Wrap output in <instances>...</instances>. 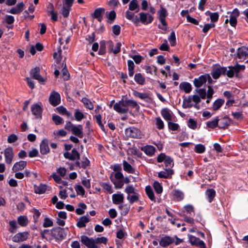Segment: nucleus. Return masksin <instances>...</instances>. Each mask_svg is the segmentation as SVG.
Segmentation results:
<instances>
[{
  "mask_svg": "<svg viewBox=\"0 0 248 248\" xmlns=\"http://www.w3.org/2000/svg\"><path fill=\"white\" fill-rule=\"evenodd\" d=\"M201 101L200 97L198 95H189L184 98L182 107L184 108L194 107L199 108L198 104Z\"/></svg>",
  "mask_w": 248,
  "mask_h": 248,
  "instance_id": "1",
  "label": "nucleus"
},
{
  "mask_svg": "<svg viewBox=\"0 0 248 248\" xmlns=\"http://www.w3.org/2000/svg\"><path fill=\"white\" fill-rule=\"evenodd\" d=\"M127 194V199L130 204L138 201L139 194L137 190L131 185L127 186L124 190Z\"/></svg>",
  "mask_w": 248,
  "mask_h": 248,
  "instance_id": "2",
  "label": "nucleus"
},
{
  "mask_svg": "<svg viewBox=\"0 0 248 248\" xmlns=\"http://www.w3.org/2000/svg\"><path fill=\"white\" fill-rule=\"evenodd\" d=\"M245 65H240L236 64L234 66H229L226 67V75L229 78H232L235 76L239 77V73L243 71L245 69Z\"/></svg>",
  "mask_w": 248,
  "mask_h": 248,
  "instance_id": "3",
  "label": "nucleus"
},
{
  "mask_svg": "<svg viewBox=\"0 0 248 248\" xmlns=\"http://www.w3.org/2000/svg\"><path fill=\"white\" fill-rule=\"evenodd\" d=\"M126 104L125 100L122 99L114 105L113 109L119 113H126L128 111Z\"/></svg>",
  "mask_w": 248,
  "mask_h": 248,
  "instance_id": "4",
  "label": "nucleus"
},
{
  "mask_svg": "<svg viewBox=\"0 0 248 248\" xmlns=\"http://www.w3.org/2000/svg\"><path fill=\"white\" fill-rule=\"evenodd\" d=\"M125 134L127 137L132 138H141L142 134L140 131L136 127H130L125 130Z\"/></svg>",
  "mask_w": 248,
  "mask_h": 248,
  "instance_id": "5",
  "label": "nucleus"
},
{
  "mask_svg": "<svg viewBox=\"0 0 248 248\" xmlns=\"http://www.w3.org/2000/svg\"><path fill=\"white\" fill-rule=\"evenodd\" d=\"M226 67L216 65L212 71V76L214 79H217L221 74L226 75Z\"/></svg>",
  "mask_w": 248,
  "mask_h": 248,
  "instance_id": "6",
  "label": "nucleus"
},
{
  "mask_svg": "<svg viewBox=\"0 0 248 248\" xmlns=\"http://www.w3.org/2000/svg\"><path fill=\"white\" fill-rule=\"evenodd\" d=\"M81 243L88 248H97L95 245L94 238L93 237H89L86 235H82L81 236Z\"/></svg>",
  "mask_w": 248,
  "mask_h": 248,
  "instance_id": "7",
  "label": "nucleus"
},
{
  "mask_svg": "<svg viewBox=\"0 0 248 248\" xmlns=\"http://www.w3.org/2000/svg\"><path fill=\"white\" fill-rule=\"evenodd\" d=\"M228 14H230L229 18L230 24L232 26L235 27L237 24V18L239 16V11L237 9H234L232 12H228Z\"/></svg>",
  "mask_w": 248,
  "mask_h": 248,
  "instance_id": "8",
  "label": "nucleus"
},
{
  "mask_svg": "<svg viewBox=\"0 0 248 248\" xmlns=\"http://www.w3.org/2000/svg\"><path fill=\"white\" fill-rule=\"evenodd\" d=\"M139 16V21H141L145 25L151 23L153 20V16L148 13L141 12L140 13Z\"/></svg>",
  "mask_w": 248,
  "mask_h": 248,
  "instance_id": "9",
  "label": "nucleus"
},
{
  "mask_svg": "<svg viewBox=\"0 0 248 248\" xmlns=\"http://www.w3.org/2000/svg\"><path fill=\"white\" fill-rule=\"evenodd\" d=\"M29 235L28 232H18L13 237V241L16 243L25 241L28 239Z\"/></svg>",
  "mask_w": 248,
  "mask_h": 248,
  "instance_id": "10",
  "label": "nucleus"
},
{
  "mask_svg": "<svg viewBox=\"0 0 248 248\" xmlns=\"http://www.w3.org/2000/svg\"><path fill=\"white\" fill-rule=\"evenodd\" d=\"M49 102L53 106L59 105L61 102L60 94L56 92H52L49 97Z\"/></svg>",
  "mask_w": 248,
  "mask_h": 248,
  "instance_id": "11",
  "label": "nucleus"
},
{
  "mask_svg": "<svg viewBox=\"0 0 248 248\" xmlns=\"http://www.w3.org/2000/svg\"><path fill=\"white\" fill-rule=\"evenodd\" d=\"M40 68L39 67H35L31 70L30 73L31 75L35 79L38 80L39 82L43 83L46 80L42 78L39 74Z\"/></svg>",
  "mask_w": 248,
  "mask_h": 248,
  "instance_id": "12",
  "label": "nucleus"
},
{
  "mask_svg": "<svg viewBox=\"0 0 248 248\" xmlns=\"http://www.w3.org/2000/svg\"><path fill=\"white\" fill-rule=\"evenodd\" d=\"M31 110L32 114L36 117H39L42 111V105L40 102L37 103L32 105Z\"/></svg>",
  "mask_w": 248,
  "mask_h": 248,
  "instance_id": "13",
  "label": "nucleus"
},
{
  "mask_svg": "<svg viewBox=\"0 0 248 248\" xmlns=\"http://www.w3.org/2000/svg\"><path fill=\"white\" fill-rule=\"evenodd\" d=\"M63 155L65 158L70 160H77L79 158V154L75 149H73L70 153L65 152Z\"/></svg>",
  "mask_w": 248,
  "mask_h": 248,
  "instance_id": "14",
  "label": "nucleus"
},
{
  "mask_svg": "<svg viewBox=\"0 0 248 248\" xmlns=\"http://www.w3.org/2000/svg\"><path fill=\"white\" fill-rule=\"evenodd\" d=\"M4 156L5 158V162L7 164H11L12 162L14 154L12 148H7L4 151Z\"/></svg>",
  "mask_w": 248,
  "mask_h": 248,
  "instance_id": "15",
  "label": "nucleus"
},
{
  "mask_svg": "<svg viewBox=\"0 0 248 248\" xmlns=\"http://www.w3.org/2000/svg\"><path fill=\"white\" fill-rule=\"evenodd\" d=\"M24 4L23 2H20L15 7H12L10 10H7V12L12 14H19L23 10Z\"/></svg>",
  "mask_w": 248,
  "mask_h": 248,
  "instance_id": "16",
  "label": "nucleus"
},
{
  "mask_svg": "<svg viewBox=\"0 0 248 248\" xmlns=\"http://www.w3.org/2000/svg\"><path fill=\"white\" fill-rule=\"evenodd\" d=\"M248 55V48L246 47H241L237 49V57L241 60H244Z\"/></svg>",
  "mask_w": 248,
  "mask_h": 248,
  "instance_id": "17",
  "label": "nucleus"
},
{
  "mask_svg": "<svg viewBox=\"0 0 248 248\" xmlns=\"http://www.w3.org/2000/svg\"><path fill=\"white\" fill-rule=\"evenodd\" d=\"M71 131L74 135L79 138H82L83 137V127L80 124L73 126Z\"/></svg>",
  "mask_w": 248,
  "mask_h": 248,
  "instance_id": "18",
  "label": "nucleus"
},
{
  "mask_svg": "<svg viewBox=\"0 0 248 248\" xmlns=\"http://www.w3.org/2000/svg\"><path fill=\"white\" fill-rule=\"evenodd\" d=\"M112 200L115 204L122 203L124 201V194L121 193L113 194L112 196Z\"/></svg>",
  "mask_w": 248,
  "mask_h": 248,
  "instance_id": "19",
  "label": "nucleus"
},
{
  "mask_svg": "<svg viewBox=\"0 0 248 248\" xmlns=\"http://www.w3.org/2000/svg\"><path fill=\"white\" fill-rule=\"evenodd\" d=\"M40 152L43 155H46L49 153V148L48 147V140L46 139H44L40 145Z\"/></svg>",
  "mask_w": 248,
  "mask_h": 248,
  "instance_id": "20",
  "label": "nucleus"
},
{
  "mask_svg": "<svg viewBox=\"0 0 248 248\" xmlns=\"http://www.w3.org/2000/svg\"><path fill=\"white\" fill-rule=\"evenodd\" d=\"M173 173V171L172 170L170 169H165L158 172V176L159 178H170Z\"/></svg>",
  "mask_w": 248,
  "mask_h": 248,
  "instance_id": "21",
  "label": "nucleus"
},
{
  "mask_svg": "<svg viewBox=\"0 0 248 248\" xmlns=\"http://www.w3.org/2000/svg\"><path fill=\"white\" fill-rule=\"evenodd\" d=\"M27 165V162L25 161H20L16 163L13 167L12 170L14 172L23 170Z\"/></svg>",
  "mask_w": 248,
  "mask_h": 248,
  "instance_id": "22",
  "label": "nucleus"
},
{
  "mask_svg": "<svg viewBox=\"0 0 248 248\" xmlns=\"http://www.w3.org/2000/svg\"><path fill=\"white\" fill-rule=\"evenodd\" d=\"M47 13L51 15V19L53 21L58 20V14L54 11V6L52 4H50L48 7Z\"/></svg>",
  "mask_w": 248,
  "mask_h": 248,
  "instance_id": "23",
  "label": "nucleus"
},
{
  "mask_svg": "<svg viewBox=\"0 0 248 248\" xmlns=\"http://www.w3.org/2000/svg\"><path fill=\"white\" fill-rule=\"evenodd\" d=\"M206 80L207 77L205 76L202 75L199 78L194 79V84L196 87H200L206 83Z\"/></svg>",
  "mask_w": 248,
  "mask_h": 248,
  "instance_id": "24",
  "label": "nucleus"
},
{
  "mask_svg": "<svg viewBox=\"0 0 248 248\" xmlns=\"http://www.w3.org/2000/svg\"><path fill=\"white\" fill-rule=\"evenodd\" d=\"M174 239L169 236H165L161 239L159 244L162 247H166L174 242Z\"/></svg>",
  "mask_w": 248,
  "mask_h": 248,
  "instance_id": "25",
  "label": "nucleus"
},
{
  "mask_svg": "<svg viewBox=\"0 0 248 248\" xmlns=\"http://www.w3.org/2000/svg\"><path fill=\"white\" fill-rule=\"evenodd\" d=\"M219 119L218 117H216L211 121H209L206 123V128L214 129L218 125Z\"/></svg>",
  "mask_w": 248,
  "mask_h": 248,
  "instance_id": "26",
  "label": "nucleus"
},
{
  "mask_svg": "<svg viewBox=\"0 0 248 248\" xmlns=\"http://www.w3.org/2000/svg\"><path fill=\"white\" fill-rule=\"evenodd\" d=\"M179 88L180 90L184 91L186 93H189L192 90L191 85L187 82H183L180 84Z\"/></svg>",
  "mask_w": 248,
  "mask_h": 248,
  "instance_id": "27",
  "label": "nucleus"
},
{
  "mask_svg": "<svg viewBox=\"0 0 248 248\" xmlns=\"http://www.w3.org/2000/svg\"><path fill=\"white\" fill-rule=\"evenodd\" d=\"M142 150L148 156H152L155 153V148L152 145H146L144 146Z\"/></svg>",
  "mask_w": 248,
  "mask_h": 248,
  "instance_id": "28",
  "label": "nucleus"
},
{
  "mask_svg": "<svg viewBox=\"0 0 248 248\" xmlns=\"http://www.w3.org/2000/svg\"><path fill=\"white\" fill-rule=\"evenodd\" d=\"M125 17L127 19L132 21L135 24L139 22L138 17L129 11H127L125 12Z\"/></svg>",
  "mask_w": 248,
  "mask_h": 248,
  "instance_id": "29",
  "label": "nucleus"
},
{
  "mask_svg": "<svg viewBox=\"0 0 248 248\" xmlns=\"http://www.w3.org/2000/svg\"><path fill=\"white\" fill-rule=\"evenodd\" d=\"M47 186L44 184H40L39 186L35 185L34 186V192L41 194L44 193L47 189Z\"/></svg>",
  "mask_w": 248,
  "mask_h": 248,
  "instance_id": "30",
  "label": "nucleus"
},
{
  "mask_svg": "<svg viewBox=\"0 0 248 248\" xmlns=\"http://www.w3.org/2000/svg\"><path fill=\"white\" fill-rule=\"evenodd\" d=\"M161 113L163 118L168 122L171 120V112L168 108L162 109Z\"/></svg>",
  "mask_w": 248,
  "mask_h": 248,
  "instance_id": "31",
  "label": "nucleus"
},
{
  "mask_svg": "<svg viewBox=\"0 0 248 248\" xmlns=\"http://www.w3.org/2000/svg\"><path fill=\"white\" fill-rule=\"evenodd\" d=\"M189 240L190 243L193 245L201 246L203 245L204 242L203 241L201 240L199 238L192 235L189 236Z\"/></svg>",
  "mask_w": 248,
  "mask_h": 248,
  "instance_id": "32",
  "label": "nucleus"
},
{
  "mask_svg": "<svg viewBox=\"0 0 248 248\" xmlns=\"http://www.w3.org/2000/svg\"><path fill=\"white\" fill-rule=\"evenodd\" d=\"M105 12V9L102 8H99L95 10L93 16L97 19L98 21L101 22L102 20V14Z\"/></svg>",
  "mask_w": 248,
  "mask_h": 248,
  "instance_id": "33",
  "label": "nucleus"
},
{
  "mask_svg": "<svg viewBox=\"0 0 248 248\" xmlns=\"http://www.w3.org/2000/svg\"><path fill=\"white\" fill-rule=\"evenodd\" d=\"M124 170L129 173H135V170L125 160L123 162Z\"/></svg>",
  "mask_w": 248,
  "mask_h": 248,
  "instance_id": "34",
  "label": "nucleus"
},
{
  "mask_svg": "<svg viewBox=\"0 0 248 248\" xmlns=\"http://www.w3.org/2000/svg\"><path fill=\"white\" fill-rule=\"evenodd\" d=\"M205 195L208 202H211L215 197L216 191L213 189H208L206 191Z\"/></svg>",
  "mask_w": 248,
  "mask_h": 248,
  "instance_id": "35",
  "label": "nucleus"
},
{
  "mask_svg": "<svg viewBox=\"0 0 248 248\" xmlns=\"http://www.w3.org/2000/svg\"><path fill=\"white\" fill-rule=\"evenodd\" d=\"M90 221L89 217L87 216L81 217L77 223V226L79 228H83L86 226V224Z\"/></svg>",
  "mask_w": 248,
  "mask_h": 248,
  "instance_id": "36",
  "label": "nucleus"
},
{
  "mask_svg": "<svg viewBox=\"0 0 248 248\" xmlns=\"http://www.w3.org/2000/svg\"><path fill=\"white\" fill-rule=\"evenodd\" d=\"M129 9L131 11L136 10L138 12L140 10L138 1L137 0H132L129 4Z\"/></svg>",
  "mask_w": 248,
  "mask_h": 248,
  "instance_id": "37",
  "label": "nucleus"
},
{
  "mask_svg": "<svg viewBox=\"0 0 248 248\" xmlns=\"http://www.w3.org/2000/svg\"><path fill=\"white\" fill-rule=\"evenodd\" d=\"M134 95L141 99H147L150 98V94L147 93H139L137 91H134L133 93Z\"/></svg>",
  "mask_w": 248,
  "mask_h": 248,
  "instance_id": "38",
  "label": "nucleus"
},
{
  "mask_svg": "<svg viewBox=\"0 0 248 248\" xmlns=\"http://www.w3.org/2000/svg\"><path fill=\"white\" fill-rule=\"evenodd\" d=\"M145 191L147 195L149 198L152 201L155 202V198L154 195V193L152 189V187L150 186H146L145 187Z\"/></svg>",
  "mask_w": 248,
  "mask_h": 248,
  "instance_id": "39",
  "label": "nucleus"
},
{
  "mask_svg": "<svg viewBox=\"0 0 248 248\" xmlns=\"http://www.w3.org/2000/svg\"><path fill=\"white\" fill-rule=\"evenodd\" d=\"M116 13L114 11H111L110 12L106 13V16L108 18V22L110 24H112L113 22L116 18Z\"/></svg>",
  "mask_w": 248,
  "mask_h": 248,
  "instance_id": "40",
  "label": "nucleus"
},
{
  "mask_svg": "<svg viewBox=\"0 0 248 248\" xmlns=\"http://www.w3.org/2000/svg\"><path fill=\"white\" fill-rule=\"evenodd\" d=\"M71 9V7H69V6L62 5V7L60 11V13L64 17H67L69 15Z\"/></svg>",
  "mask_w": 248,
  "mask_h": 248,
  "instance_id": "41",
  "label": "nucleus"
},
{
  "mask_svg": "<svg viewBox=\"0 0 248 248\" xmlns=\"http://www.w3.org/2000/svg\"><path fill=\"white\" fill-rule=\"evenodd\" d=\"M57 112L62 115H66L68 117H71L72 113L68 111L66 109L62 106H60L56 108Z\"/></svg>",
  "mask_w": 248,
  "mask_h": 248,
  "instance_id": "42",
  "label": "nucleus"
},
{
  "mask_svg": "<svg viewBox=\"0 0 248 248\" xmlns=\"http://www.w3.org/2000/svg\"><path fill=\"white\" fill-rule=\"evenodd\" d=\"M95 245L97 248L99 247V245L101 244H106L108 242V239L105 237H101L94 238Z\"/></svg>",
  "mask_w": 248,
  "mask_h": 248,
  "instance_id": "43",
  "label": "nucleus"
},
{
  "mask_svg": "<svg viewBox=\"0 0 248 248\" xmlns=\"http://www.w3.org/2000/svg\"><path fill=\"white\" fill-rule=\"evenodd\" d=\"M17 221L18 224L21 226H26L28 223V219L27 217L20 216L18 217Z\"/></svg>",
  "mask_w": 248,
  "mask_h": 248,
  "instance_id": "44",
  "label": "nucleus"
},
{
  "mask_svg": "<svg viewBox=\"0 0 248 248\" xmlns=\"http://www.w3.org/2000/svg\"><path fill=\"white\" fill-rule=\"evenodd\" d=\"M173 195L176 200L178 201L182 200L184 197V193L178 189L174 190Z\"/></svg>",
  "mask_w": 248,
  "mask_h": 248,
  "instance_id": "45",
  "label": "nucleus"
},
{
  "mask_svg": "<svg viewBox=\"0 0 248 248\" xmlns=\"http://www.w3.org/2000/svg\"><path fill=\"white\" fill-rule=\"evenodd\" d=\"M205 147L202 144H198L195 146L194 151L198 154H202L205 151Z\"/></svg>",
  "mask_w": 248,
  "mask_h": 248,
  "instance_id": "46",
  "label": "nucleus"
},
{
  "mask_svg": "<svg viewBox=\"0 0 248 248\" xmlns=\"http://www.w3.org/2000/svg\"><path fill=\"white\" fill-rule=\"evenodd\" d=\"M134 79L139 84L142 85L145 82V78L140 73L136 74L135 75Z\"/></svg>",
  "mask_w": 248,
  "mask_h": 248,
  "instance_id": "47",
  "label": "nucleus"
},
{
  "mask_svg": "<svg viewBox=\"0 0 248 248\" xmlns=\"http://www.w3.org/2000/svg\"><path fill=\"white\" fill-rule=\"evenodd\" d=\"M224 101L221 99H218L213 104V109L215 110L218 109L223 104Z\"/></svg>",
  "mask_w": 248,
  "mask_h": 248,
  "instance_id": "48",
  "label": "nucleus"
},
{
  "mask_svg": "<svg viewBox=\"0 0 248 248\" xmlns=\"http://www.w3.org/2000/svg\"><path fill=\"white\" fill-rule=\"evenodd\" d=\"M229 124V120L226 118H224L220 120L218 127L220 128H225Z\"/></svg>",
  "mask_w": 248,
  "mask_h": 248,
  "instance_id": "49",
  "label": "nucleus"
},
{
  "mask_svg": "<svg viewBox=\"0 0 248 248\" xmlns=\"http://www.w3.org/2000/svg\"><path fill=\"white\" fill-rule=\"evenodd\" d=\"M157 14L159 15V18H166L168 15L167 10L162 6H160V9L157 12Z\"/></svg>",
  "mask_w": 248,
  "mask_h": 248,
  "instance_id": "50",
  "label": "nucleus"
},
{
  "mask_svg": "<svg viewBox=\"0 0 248 248\" xmlns=\"http://www.w3.org/2000/svg\"><path fill=\"white\" fill-rule=\"evenodd\" d=\"M82 102L85 106L89 109H93V105L90 100L87 98H82Z\"/></svg>",
  "mask_w": 248,
  "mask_h": 248,
  "instance_id": "51",
  "label": "nucleus"
},
{
  "mask_svg": "<svg viewBox=\"0 0 248 248\" xmlns=\"http://www.w3.org/2000/svg\"><path fill=\"white\" fill-rule=\"evenodd\" d=\"M52 119L54 123L57 125L63 123L62 118L55 114H53Z\"/></svg>",
  "mask_w": 248,
  "mask_h": 248,
  "instance_id": "52",
  "label": "nucleus"
},
{
  "mask_svg": "<svg viewBox=\"0 0 248 248\" xmlns=\"http://www.w3.org/2000/svg\"><path fill=\"white\" fill-rule=\"evenodd\" d=\"M76 164L79 167L85 168L89 165L90 161L87 158H86L81 162V163H80L78 161H77L76 162Z\"/></svg>",
  "mask_w": 248,
  "mask_h": 248,
  "instance_id": "53",
  "label": "nucleus"
},
{
  "mask_svg": "<svg viewBox=\"0 0 248 248\" xmlns=\"http://www.w3.org/2000/svg\"><path fill=\"white\" fill-rule=\"evenodd\" d=\"M154 188L156 191V192L158 194H160L162 192L163 188L161 184L158 182H155L154 183Z\"/></svg>",
  "mask_w": 248,
  "mask_h": 248,
  "instance_id": "54",
  "label": "nucleus"
},
{
  "mask_svg": "<svg viewBox=\"0 0 248 248\" xmlns=\"http://www.w3.org/2000/svg\"><path fill=\"white\" fill-rule=\"evenodd\" d=\"M126 236L127 233L123 229H120L116 232V236L119 239H124L126 237Z\"/></svg>",
  "mask_w": 248,
  "mask_h": 248,
  "instance_id": "55",
  "label": "nucleus"
},
{
  "mask_svg": "<svg viewBox=\"0 0 248 248\" xmlns=\"http://www.w3.org/2000/svg\"><path fill=\"white\" fill-rule=\"evenodd\" d=\"M187 126L192 129H195L197 127V123L194 119L190 118L187 122Z\"/></svg>",
  "mask_w": 248,
  "mask_h": 248,
  "instance_id": "56",
  "label": "nucleus"
},
{
  "mask_svg": "<svg viewBox=\"0 0 248 248\" xmlns=\"http://www.w3.org/2000/svg\"><path fill=\"white\" fill-rule=\"evenodd\" d=\"M62 66H63V68H62V78H63L64 80H67L69 78V74L68 72V71L66 67V64L62 63Z\"/></svg>",
  "mask_w": 248,
  "mask_h": 248,
  "instance_id": "57",
  "label": "nucleus"
},
{
  "mask_svg": "<svg viewBox=\"0 0 248 248\" xmlns=\"http://www.w3.org/2000/svg\"><path fill=\"white\" fill-rule=\"evenodd\" d=\"M75 119L77 121H80L83 119L85 116L82 112L80 111L78 109H76L75 113Z\"/></svg>",
  "mask_w": 248,
  "mask_h": 248,
  "instance_id": "58",
  "label": "nucleus"
},
{
  "mask_svg": "<svg viewBox=\"0 0 248 248\" xmlns=\"http://www.w3.org/2000/svg\"><path fill=\"white\" fill-rule=\"evenodd\" d=\"M169 41L171 45V46H173L175 45L176 43V37L175 32L174 31H172L170 33V34L168 38Z\"/></svg>",
  "mask_w": 248,
  "mask_h": 248,
  "instance_id": "59",
  "label": "nucleus"
},
{
  "mask_svg": "<svg viewBox=\"0 0 248 248\" xmlns=\"http://www.w3.org/2000/svg\"><path fill=\"white\" fill-rule=\"evenodd\" d=\"M127 108H128L129 107H131L132 108H139V106L137 103L131 100H125Z\"/></svg>",
  "mask_w": 248,
  "mask_h": 248,
  "instance_id": "60",
  "label": "nucleus"
},
{
  "mask_svg": "<svg viewBox=\"0 0 248 248\" xmlns=\"http://www.w3.org/2000/svg\"><path fill=\"white\" fill-rule=\"evenodd\" d=\"M103 188L109 193H112L113 190L111 186L109 183H103L102 185Z\"/></svg>",
  "mask_w": 248,
  "mask_h": 248,
  "instance_id": "61",
  "label": "nucleus"
},
{
  "mask_svg": "<svg viewBox=\"0 0 248 248\" xmlns=\"http://www.w3.org/2000/svg\"><path fill=\"white\" fill-rule=\"evenodd\" d=\"M53 226V222L48 217H46L44 219L43 226L45 228L50 227Z\"/></svg>",
  "mask_w": 248,
  "mask_h": 248,
  "instance_id": "62",
  "label": "nucleus"
},
{
  "mask_svg": "<svg viewBox=\"0 0 248 248\" xmlns=\"http://www.w3.org/2000/svg\"><path fill=\"white\" fill-rule=\"evenodd\" d=\"M56 232L58 233V236L59 238H63L66 236V233L64 232V230L63 228H59L56 230Z\"/></svg>",
  "mask_w": 248,
  "mask_h": 248,
  "instance_id": "63",
  "label": "nucleus"
},
{
  "mask_svg": "<svg viewBox=\"0 0 248 248\" xmlns=\"http://www.w3.org/2000/svg\"><path fill=\"white\" fill-rule=\"evenodd\" d=\"M121 46H122V44L121 43H120V42L117 43L115 45L114 48H112L111 51L115 54L118 53L121 50Z\"/></svg>",
  "mask_w": 248,
  "mask_h": 248,
  "instance_id": "64",
  "label": "nucleus"
}]
</instances>
